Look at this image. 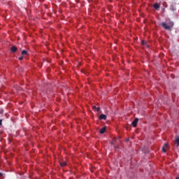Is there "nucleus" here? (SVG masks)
<instances>
[{"instance_id":"1","label":"nucleus","mask_w":179,"mask_h":179,"mask_svg":"<svg viewBox=\"0 0 179 179\" xmlns=\"http://www.w3.org/2000/svg\"><path fill=\"white\" fill-rule=\"evenodd\" d=\"M162 26L166 30H169V31H171V30H172V29H173V27L174 26V22H173V21H170L169 22V25L167 24H166L165 22H162Z\"/></svg>"},{"instance_id":"2","label":"nucleus","mask_w":179,"mask_h":179,"mask_svg":"<svg viewBox=\"0 0 179 179\" xmlns=\"http://www.w3.org/2000/svg\"><path fill=\"white\" fill-rule=\"evenodd\" d=\"M138 121L139 119L138 117H136L134 120L131 122V125L132 127H134V128H136V125H138Z\"/></svg>"},{"instance_id":"3","label":"nucleus","mask_w":179,"mask_h":179,"mask_svg":"<svg viewBox=\"0 0 179 179\" xmlns=\"http://www.w3.org/2000/svg\"><path fill=\"white\" fill-rule=\"evenodd\" d=\"M99 120H107V115H104V114H101L100 116H99Z\"/></svg>"},{"instance_id":"4","label":"nucleus","mask_w":179,"mask_h":179,"mask_svg":"<svg viewBox=\"0 0 179 179\" xmlns=\"http://www.w3.org/2000/svg\"><path fill=\"white\" fill-rule=\"evenodd\" d=\"M10 51L11 52H16V51H17V48H16L15 46H13L10 48Z\"/></svg>"},{"instance_id":"5","label":"nucleus","mask_w":179,"mask_h":179,"mask_svg":"<svg viewBox=\"0 0 179 179\" xmlns=\"http://www.w3.org/2000/svg\"><path fill=\"white\" fill-rule=\"evenodd\" d=\"M104 132H106V127H102V128L99 130V134H104Z\"/></svg>"},{"instance_id":"6","label":"nucleus","mask_w":179,"mask_h":179,"mask_svg":"<svg viewBox=\"0 0 179 179\" xmlns=\"http://www.w3.org/2000/svg\"><path fill=\"white\" fill-rule=\"evenodd\" d=\"M159 8H160V5H159V3H156L154 4L155 9H159Z\"/></svg>"},{"instance_id":"7","label":"nucleus","mask_w":179,"mask_h":179,"mask_svg":"<svg viewBox=\"0 0 179 179\" xmlns=\"http://www.w3.org/2000/svg\"><path fill=\"white\" fill-rule=\"evenodd\" d=\"M176 143H177V148L179 146V136L176 137L175 140Z\"/></svg>"},{"instance_id":"8","label":"nucleus","mask_w":179,"mask_h":179,"mask_svg":"<svg viewBox=\"0 0 179 179\" xmlns=\"http://www.w3.org/2000/svg\"><path fill=\"white\" fill-rule=\"evenodd\" d=\"M60 166L61 167H65V166H66V162H60Z\"/></svg>"},{"instance_id":"9","label":"nucleus","mask_w":179,"mask_h":179,"mask_svg":"<svg viewBox=\"0 0 179 179\" xmlns=\"http://www.w3.org/2000/svg\"><path fill=\"white\" fill-rule=\"evenodd\" d=\"M22 55H27V50H22Z\"/></svg>"},{"instance_id":"10","label":"nucleus","mask_w":179,"mask_h":179,"mask_svg":"<svg viewBox=\"0 0 179 179\" xmlns=\"http://www.w3.org/2000/svg\"><path fill=\"white\" fill-rule=\"evenodd\" d=\"M141 44H142L143 45H146L147 42H146L145 41H141Z\"/></svg>"},{"instance_id":"11","label":"nucleus","mask_w":179,"mask_h":179,"mask_svg":"<svg viewBox=\"0 0 179 179\" xmlns=\"http://www.w3.org/2000/svg\"><path fill=\"white\" fill-rule=\"evenodd\" d=\"M95 111L99 113V111H100V107H97L96 109H95Z\"/></svg>"},{"instance_id":"12","label":"nucleus","mask_w":179,"mask_h":179,"mask_svg":"<svg viewBox=\"0 0 179 179\" xmlns=\"http://www.w3.org/2000/svg\"><path fill=\"white\" fill-rule=\"evenodd\" d=\"M162 152H164V153H166V148L164 147H162Z\"/></svg>"},{"instance_id":"13","label":"nucleus","mask_w":179,"mask_h":179,"mask_svg":"<svg viewBox=\"0 0 179 179\" xmlns=\"http://www.w3.org/2000/svg\"><path fill=\"white\" fill-rule=\"evenodd\" d=\"M96 108H97V107H96V106H92V108H93V110H94V111H96Z\"/></svg>"},{"instance_id":"14","label":"nucleus","mask_w":179,"mask_h":179,"mask_svg":"<svg viewBox=\"0 0 179 179\" xmlns=\"http://www.w3.org/2000/svg\"><path fill=\"white\" fill-rule=\"evenodd\" d=\"M0 114H3V109L0 110Z\"/></svg>"},{"instance_id":"15","label":"nucleus","mask_w":179,"mask_h":179,"mask_svg":"<svg viewBox=\"0 0 179 179\" xmlns=\"http://www.w3.org/2000/svg\"><path fill=\"white\" fill-rule=\"evenodd\" d=\"M22 59H23V57L22 56L19 57V61H22Z\"/></svg>"},{"instance_id":"16","label":"nucleus","mask_w":179,"mask_h":179,"mask_svg":"<svg viewBox=\"0 0 179 179\" xmlns=\"http://www.w3.org/2000/svg\"><path fill=\"white\" fill-rule=\"evenodd\" d=\"M2 125V119H0V127Z\"/></svg>"},{"instance_id":"17","label":"nucleus","mask_w":179,"mask_h":179,"mask_svg":"<svg viewBox=\"0 0 179 179\" xmlns=\"http://www.w3.org/2000/svg\"><path fill=\"white\" fill-rule=\"evenodd\" d=\"M164 146H165V148H167V146H168L167 143H165Z\"/></svg>"},{"instance_id":"18","label":"nucleus","mask_w":179,"mask_h":179,"mask_svg":"<svg viewBox=\"0 0 179 179\" xmlns=\"http://www.w3.org/2000/svg\"><path fill=\"white\" fill-rule=\"evenodd\" d=\"M2 176V173H0V177Z\"/></svg>"},{"instance_id":"19","label":"nucleus","mask_w":179,"mask_h":179,"mask_svg":"<svg viewBox=\"0 0 179 179\" xmlns=\"http://www.w3.org/2000/svg\"><path fill=\"white\" fill-rule=\"evenodd\" d=\"M176 179H179V177H176Z\"/></svg>"},{"instance_id":"20","label":"nucleus","mask_w":179,"mask_h":179,"mask_svg":"<svg viewBox=\"0 0 179 179\" xmlns=\"http://www.w3.org/2000/svg\"><path fill=\"white\" fill-rule=\"evenodd\" d=\"M117 142H120V140L117 139Z\"/></svg>"},{"instance_id":"21","label":"nucleus","mask_w":179,"mask_h":179,"mask_svg":"<svg viewBox=\"0 0 179 179\" xmlns=\"http://www.w3.org/2000/svg\"><path fill=\"white\" fill-rule=\"evenodd\" d=\"M112 145H114V143H112Z\"/></svg>"}]
</instances>
